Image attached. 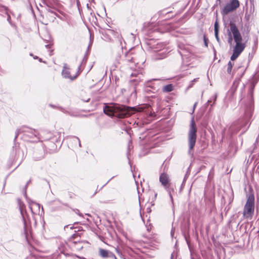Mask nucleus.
<instances>
[{"label":"nucleus","mask_w":259,"mask_h":259,"mask_svg":"<svg viewBox=\"0 0 259 259\" xmlns=\"http://www.w3.org/2000/svg\"><path fill=\"white\" fill-rule=\"evenodd\" d=\"M50 106H51V107H54V106H53V105H51V104H50Z\"/></svg>","instance_id":"nucleus-41"},{"label":"nucleus","mask_w":259,"mask_h":259,"mask_svg":"<svg viewBox=\"0 0 259 259\" xmlns=\"http://www.w3.org/2000/svg\"><path fill=\"white\" fill-rule=\"evenodd\" d=\"M109 251L107 250L100 248L99 249V255L103 258L108 257Z\"/></svg>","instance_id":"nucleus-11"},{"label":"nucleus","mask_w":259,"mask_h":259,"mask_svg":"<svg viewBox=\"0 0 259 259\" xmlns=\"http://www.w3.org/2000/svg\"><path fill=\"white\" fill-rule=\"evenodd\" d=\"M23 134V138L24 140L31 142L39 141V135L37 131L29 127L23 126L17 130L16 132L15 140L17 138L19 135Z\"/></svg>","instance_id":"nucleus-3"},{"label":"nucleus","mask_w":259,"mask_h":259,"mask_svg":"<svg viewBox=\"0 0 259 259\" xmlns=\"http://www.w3.org/2000/svg\"><path fill=\"white\" fill-rule=\"evenodd\" d=\"M170 259H176V257H175L174 254L173 253L171 255Z\"/></svg>","instance_id":"nucleus-24"},{"label":"nucleus","mask_w":259,"mask_h":259,"mask_svg":"<svg viewBox=\"0 0 259 259\" xmlns=\"http://www.w3.org/2000/svg\"><path fill=\"white\" fill-rule=\"evenodd\" d=\"M108 254H109L108 257L113 258L114 259H117L115 254L114 253H113L112 252L109 251Z\"/></svg>","instance_id":"nucleus-19"},{"label":"nucleus","mask_w":259,"mask_h":259,"mask_svg":"<svg viewBox=\"0 0 259 259\" xmlns=\"http://www.w3.org/2000/svg\"><path fill=\"white\" fill-rule=\"evenodd\" d=\"M240 6L238 0H231L230 3L226 4L222 11L223 15H227L230 12L236 10Z\"/></svg>","instance_id":"nucleus-6"},{"label":"nucleus","mask_w":259,"mask_h":259,"mask_svg":"<svg viewBox=\"0 0 259 259\" xmlns=\"http://www.w3.org/2000/svg\"><path fill=\"white\" fill-rule=\"evenodd\" d=\"M82 247H83V246L82 245H79V247H77L76 249H78V250H80L82 248Z\"/></svg>","instance_id":"nucleus-26"},{"label":"nucleus","mask_w":259,"mask_h":259,"mask_svg":"<svg viewBox=\"0 0 259 259\" xmlns=\"http://www.w3.org/2000/svg\"><path fill=\"white\" fill-rule=\"evenodd\" d=\"M38 57L37 56H36L35 57H34V59H37Z\"/></svg>","instance_id":"nucleus-38"},{"label":"nucleus","mask_w":259,"mask_h":259,"mask_svg":"<svg viewBox=\"0 0 259 259\" xmlns=\"http://www.w3.org/2000/svg\"><path fill=\"white\" fill-rule=\"evenodd\" d=\"M204 40L205 46L207 47V42H206V39L205 37H204Z\"/></svg>","instance_id":"nucleus-25"},{"label":"nucleus","mask_w":259,"mask_h":259,"mask_svg":"<svg viewBox=\"0 0 259 259\" xmlns=\"http://www.w3.org/2000/svg\"><path fill=\"white\" fill-rule=\"evenodd\" d=\"M78 215H80V216L81 215V214H80V213H78Z\"/></svg>","instance_id":"nucleus-42"},{"label":"nucleus","mask_w":259,"mask_h":259,"mask_svg":"<svg viewBox=\"0 0 259 259\" xmlns=\"http://www.w3.org/2000/svg\"><path fill=\"white\" fill-rule=\"evenodd\" d=\"M34 204H36V205H37L38 207H39V204L36 203H35Z\"/></svg>","instance_id":"nucleus-34"},{"label":"nucleus","mask_w":259,"mask_h":259,"mask_svg":"<svg viewBox=\"0 0 259 259\" xmlns=\"http://www.w3.org/2000/svg\"><path fill=\"white\" fill-rule=\"evenodd\" d=\"M46 47L47 48H50V45H46Z\"/></svg>","instance_id":"nucleus-32"},{"label":"nucleus","mask_w":259,"mask_h":259,"mask_svg":"<svg viewBox=\"0 0 259 259\" xmlns=\"http://www.w3.org/2000/svg\"><path fill=\"white\" fill-rule=\"evenodd\" d=\"M159 181L165 189L168 191V189L170 186V179L168 175L165 173L161 174L159 177Z\"/></svg>","instance_id":"nucleus-9"},{"label":"nucleus","mask_w":259,"mask_h":259,"mask_svg":"<svg viewBox=\"0 0 259 259\" xmlns=\"http://www.w3.org/2000/svg\"><path fill=\"white\" fill-rule=\"evenodd\" d=\"M254 210V196L250 194L247 196V201L243 208V214L246 218H252Z\"/></svg>","instance_id":"nucleus-5"},{"label":"nucleus","mask_w":259,"mask_h":259,"mask_svg":"<svg viewBox=\"0 0 259 259\" xmlns=\"http://www.w3.org/2000/svg\"><path fill=\"white\" fill-rule=\"evenodd\" d=\"M214 35L217 41L219 43L221 42V40L219 37V32H214Z\"/></svg>","instance_id":"nucleus-18"},{"label":"nucleus","mask_w":259,"mask_h":259,"mask_svg":"<svg viewBox=\"0 0 259 259\" xmlns=\"http://www.w3.org/2000/svg\"><path fill=\"white\" fill-rule=\"evenodd\" d=\"M92 44V41H91H91H90V45H89V48H90V46H91Z\"/></svg>","instance_id":"nucleus-31"},{"label":"nucleus","mask_w":259,"mask_h":259,"mask_svg":"<svg viewBox=\"0 0 259 259\" xmlns=\"http://www.w3.org/2000/svg\"><path fill=\"white\" fill-rule=\"evenodd\" d=\"M109 32L112 34L117 38V44L119 45V46H121V48H123V46L122 44V38L120 34H119L118 32H115L113 30H109Z\"/></svg>","instance_id":"nucleus-10"},{"label":"nucleus","mask_w":259,"mask_h":259,"mask_svg":"<svg viewBox=\"0 0 259 259\" xmlns=\"http://www.w3.org/2000/svg\"><path fill=\"white\" fill-rule=\"evenodd\" d=\"M77 235H76V234H73L72 236H71V238H74L76 236H77Z\"/></svg>","instance_id":"nucleus-28"},{"label":"nucleus","mask_w":259,"mask_h":259,"mask_svg":"<svg viewBox=\"0 0 259 259\" xmlns=\"http://www.w3.org/2000/svg\"><path fill=\"white\" fill-rule=\"evenodd\" d=\"M218 3H219V4H221V0H217V4H218Z\"/></svg>","instance_id":"nucleus-30"},{"label":"nucleus","mask_w":259,"mask_h":259,"mask_svg":"<svg viewBox=\"0 0 259 259\" xmlns=\"http://www.w3.org/2000/svg\"><path fill=\"white\" fill-rule=\"evenodd\" d=\"M131 77H134V78L130 80V83L134 85H137L143 79L142 74L137 71H134L132 72L131 74Z\"/></svg>","instance_id":"nucleus-8"},{"label":"nucleus","mask_w":259,"mask_h":259,"mask_svg":"<svg viewBox=\"0 0 259 259\" xmlns=\"http://www.w3.org/2000/svg\"><path fill=\"white\" fill-rule=\"evenodd\" d=\"M233 64L232 63L231 61H229L227 65V72L229 74H231L232 71V69L233 66Z\"/></svg>","instance_id":"nucleus-15"},{"label":"nucleus","mask_w":259,"mask_h":259,"mask_svg":"<svg viewBox=\"0 0 259 259\" xmlns=\"http://www.w3.org/2000/svg\"><path fill=\"white\" fill-rule=\"evenodd\" d=\"M103 111L109 116H116L119 118H123L134 113L136 109L134 107L114 104L111 106L106 105L103 108Z\"/></svg>","instance_id":"nucleus-2"},{"label":"nucleus","mask_w":259,"mask_h":259,"mask_svg":"<svg viewBox=\"0 0 259 259\" xmlns=\"http://www.w3.org/2000/svg\"><path fill=\"white\" fill-rule=\"evenodd\" d=\"M67 227H68V226H65L64 227V229H65L66 228H67Z\"/></svg>","instance_id":"nucleus-39"},{"label":"nucleus","mask_w":259,"mask_h":259,"mask_svg":"<svg viewBox=\"0 0 259 259\" xmlns=\"http://www.w3.org/2000/svg\"><path fill=\"white\" fill-rule=\"evenodd\" d=\"M197 132V128L194 121V117H193L191 120L188 137L189 146L188 153L191 156L193 155V152H192V150L195 145L196 142Z\"/></svg>","instance_id":"nucleus-4"},{"label":"nucleus","mask_w":259,"mask_h":259,"mask_svg":"<svg viewBox=\"0 0 259 259\" xmlns=\"http://www.w3.org/2000/svg\"><path fill=\"white\" fill-rule=\"evenodd\" d=\"M75 140L78 142L79 143V146L80 147L81 146V144H80V141H79V139L78 138H75Z\"/></svg>","instance_id":"nucleus-23"},{"label":"nucleus","mask_w":259,"mask_h":259,"mask_svg":"<svg viewBox=\"0 0 259 259\" xmlns=\"http://www.w3.org/2000/svg\"><path fill=\"white\" fill-rule=\"evenodd\" d=\"M169 196H170V198H171V200H172V195H171V193H170V192H169Z\"/></svg>","instance_id":"nucleus-29"},{"label":"nucleus","mask_w":259,"mask_h":259,"mask_svg":"<svg viewBox=\"0 0 259 259\" xmlns=\"http://www.w3.org/2000/svg\"><path fill=\"white\" fill-rule=\"evenodd\" d=\"M152 205H154V203H153V201H151V202Z\"/></svg>","instance_id":"nucleus-35"},{"label":"nucleus","mask_w":259,"mask_h":259,"mask_svg":"<svg viewBox=\"0 0 259 259\" xmlns=\"http://www.w3.org/2000/svg\"><path fill=\"white\" fill-rule=\"evenodd\" d=\"M150 82H151V81H148V82L146 83V85L147 87H149L152 88V86L150 85Z\"/></svg>","instance_id":"nucleus-22"},{"label":"nucleus","mask_w":259,"mask_h":259,"mask_svg":"<svg viewBox=\"0 0 259 259\" xmlns=\"http://www.w3.org/2000/svg\"><path fill=\"white\" fill-rule=\"evenodd\" d=\"M80 67H81V65H80L78 67V73L77 74V75H76L75 76H72L70 75V72L69 70V68H68L67 67V65L65 64L63 67V69L62 72V74L64 78H69L71 80H73L74 79H75L76 77L78 76V75L80 73V72L81 71Z\"/></svg>","instance_id":"nucleus-7"},{"label":"nucleus","mask_w":259,"mask_h":259,"mask_svg":"<svg viewBox=\"0 0 259 259\" xmlns=\"http://www.w3.org/2000/svg\"><path fill=\"white\" fill-rule=\"evenodd\" d=\"M173 90V86L171 84L166 85L163 88V91L165 92H169Z\"/></svg>","instance_id":"nucleus-13"},{"label":"nucleus","mask_w":259,"mask_h":259,"mask_svg":"<svg viewBox=\"0 0 259 259\" xmlns=\"http://www.w3.org/2000/svg\"><path fill=\"white\" fill-rule=\"evenodd\" d=\"M78 244H81V242L78 241Z\"/></svg>","instance_id":"nucleus-40"},{"label":"nucleus","mask_w":259,"mask_h":259,"mask_svg":"<svg viewBox=\"0 0 259 259\" xmlns=\"http://www.w3.org/2000/svg\"><path fill=\"white\" fill-rule=\"evenodd\" d=\"M197 103H198L197 102L194 103V106H193V111H192V113H194L195 108H196V106L197 105Z\"/></svg>","instance_id":"nucleus-21"},{"label":"nucleus","mask_w":259,"mask_h":259,"mask_svg":"<svg viewBox=\"0 0 259 259\" xmlns=\"http://www.w3.org/2000/svg\"><path fill=\"white\" fill-rule=\"evenodd\" d=\"M214 32H219V25L217 21H216L214 24Z\"/></svg>","instance_id":"nucleus-16"},{"label":"nucleus","mask_w":259,"mask_h":259,"mask_svg":"<svg viewBox=\"0 0 259 259\" xmlns=\"http://www.w3.org/2000/svg\"><path fill=\"white\" fill-rule=\"evenodd\" d=\"M132 53L128 52L125 53V57L126 58L125 61L130 62H135V59L133 56H132Z\"/></svg>","instance_id":"nucleus-12"},{"label":"nucleus","mask_w":259,"mask_h":259,"mask_svg":"<svg viewBox=\"0 0 259 259\" xmlns=\"http://www.w3.org/2000/svg\"><path fill=\"white\" fill-rule=\"evenodd\" d=\"M230 29L228 30V42L231 45L233 39L235 42V46L233 48V54L231 56V60H236L241 53L244 50L246 44L243 42V38L236 24L232 22H230Z\"/></svg>","instance_id":"nucleus-1"},{"label":"nucleus","mask_w":259,"mask_h":259,"mask_svg":"<svg viewBox=\"0 0 259 259\" xmlns=\"http://www.w3.org/2000/svg\"><path fill=\"white\" fill-rule=\"evenodd\" d=\"M30 180H29L26 184V187L28 185L29 183H30Z\"/></svg>","instance_id":"nucleus-33"},{"label":"nucleus","mask_w":259,"mask_h":259,"mask_svg":"<svg viewBox=\"0 0 259 259\" xmlns=\"http://www.w3.org/2000/svg\"><path fill=\"white\" fill-rule=\"evenodd\" d=\"M115 250H116V252H117V253L118 254L121 255V251H120V250L118 248H115Z\"/></svg>","instance_id":"nucleus-20"},{"label":"nucleus","mask_w":259,"mask_h":259,"mask_svg":"<svg viewBox=\"0 0 259 259\" xmlns=\"http://www.w3.org/2000/svg\"><path fill=\"white\" fill-rule=\"evenodd\" d=\"M39 61L41 62V59H40V58L39 59Z\"/></svg>","instance_id":"nucleus-37"},{"label":"nucleus","mask_w":259,"mask_h":259,"mask_svg":"<svg viewBox=\"0 0 259 259\" xmlns=\"http://www.w3.org/2000/svg\"><path fill=\"white\" fill-rule=\"evenodd\" d=\"M24 207V204L23 203H20L19 204V207H20V211H21V213L23 217V218H24L23 217V207Z\"/></svg>","instance_id":"nucleus-17"},{"label":"nucleus","mask_w":259,"mask_h":259,"mask_svg":"<svg viewBox=\"0 0 259 259\" xmlns=\"http://www.w3.org/2000/svg\"><path fill=\"white\" fill-rule=\"evenodd\" d=\"M161 52L158 54V57H157V59H162L166 57V50H160Z\"/></svg>","instance_id":"nucleus-14"},{"label":"nucleus","mask_w":259,"mask_h":259,"mask_svg":"<svg viewBox=\"0 0 259 259\" xmlns=\"http://www.w3.org/2000/svg\"><path fill=\"white\" fill-rule=\"evenodd\" d=\"M73 243H74L75 244H77L76 241H74V242H73Z\"/></svg>","instance_id":"nucleus-36"},{"label":"nucleus","mask_w":259,"mask_h":259,"mask_svg":"<svg viewBox=\"0 0 259 259\" xmlns=\"http://www.w3.org/2000/svg\"><path fill=\"white\" fill-rule=\"evenodd\" d=\"M152 195H153L154 196V198L155 199L157 197V193H154V194H152Z\"/></svg>","instance_id":"nucleus-27"}]
</instances>
